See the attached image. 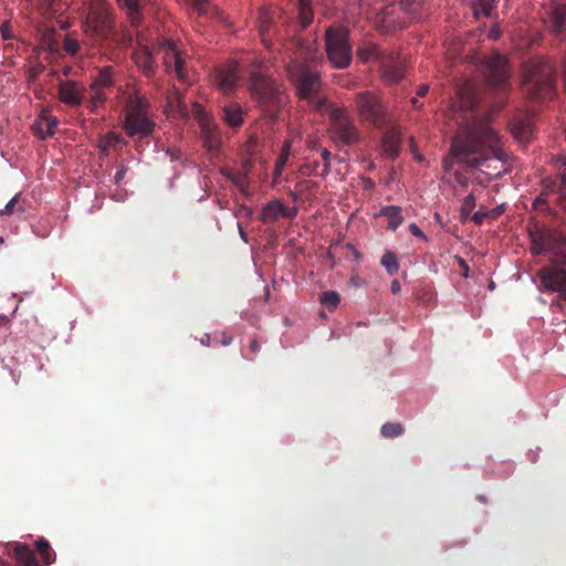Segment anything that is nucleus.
Returning a JSON list of instances; mask_svg holds the SVG:
<instances>
[{"label": "nucleus", "mask_w": 566, "mask_h": 566, "mask_svg": "<svg viewBox=\"0 0 566 566\" xmlns=\"http://www.w3.org/2000/svg\"><path fill=\"white\" fill-rule=\"evenodd\" d=\"M133 60L145 76L151 77L155 74L156 63L148 46L139 43L133 53Z\"/></svg>", "instance_id": "obj_18"}, {"label": "nucleus", "mask_w": 566, "mask_h": 566, "mask_svg": "<svg viewBox=\"0 0 566 566\" xmlns=\"http://www.w3.org/2000/svg\"><path fill=\"white\" fill-rule=\"evenodd\" d=\"M222 119L227 125L237 128L240 127L243 123L242 118V108L238 104L226 105L221 109Z\"/></svg>", "instance_id": "obj_25"}, {"label": "nucleus", "mask_w": 566, "mask_h": 566, "mask_svg": "<svg viewBox=\"0 0 566 566\" xmlns=\"http://www.w3.org/2000/svg\"><path fill=\"white\" fill-rule=\"evenodd\" d=\"M321 157L323 159V168L319 172L321 177H326L331 172V157L332 154L326 148L322 149Z\"/></svg>", "instance_id": "obj_42"}, {"label": "nucleus", "mask_w": 566, "mask_h": 566, "mask_svg": "<svg viewBox=\"0 0 566 566\" xmlns=\"http://www.w3.org/2000/svg\"><path fill=\"white\" fill-rule=\"evenodd\" d=\"M86 11L84 32L87 36L122 46L132 44V35L116 33L112 11L105 0H88Z\"/></svg>", "instance_id": "obj_3"}, {"label": "nucleus", "mask_w": 566, "mask_h": 566, "mask_svg": "<svg viewBox=\"0 0 566 566\" xmlns=\"http://www.w3.org/2000/svg\"><path fill=\"white\" fill-rule=\"evenodd\" d=\"M259 20H260V32L264 36L265 32L270 30L271 20L266 11L261 10L259 12Z\"/></svg>", "instance_id": "obj_43"}, {"label": "nucleus", "mask_w": 566, "mask_h": 566, "mask_svg": "<svg viewBox=\"0 0 566 566\" xmlns=\"http://www.w3.org/2000/svg\"><path fill=\"white\" fill-rule=\"evenodd\" d=\"M331 133L334 138L345 145H354L359 140V132L347 112L343 108H332L329 113Z\"/></svg>", "instance_id": "obj_9"}, {"label": "nucleus", "mask_w": 566, "mask_h": 566, "mask_svg": "<svg viewBox=\"0 0 566 566\" xmlns=\"http://www.w3.org/2000/svg\"><path fill=\"white\" fill-rule=\"evenodd\" d=\"M538 276L546 290L557 292L562 298L566 300V256L553 260L549 266L538 271Z\"/></svg>", "instance_id": "obj_10"}, {"label": "nucleus", "mask_w": 566, "mask_h": 566, "mask_svg": "<svg viewBox=\"0 0 566 566\" xmlns=\"http://www.w3.org/2000/svg\"><path fill=\"white\" fill-rule=\"evenodd\" d=\"M401 140L399 134L392 129L388 132L384 138V149L391 157L395 158L400 151Z\"/></svg>", "instance_id": "obj_28"}, {"label": "nucleus", "mask_w": 566, "mask_h": 566, "mask_svg": "<svg viewBox=\"0 0 566 566\" xmlns=\"http://www.w3.org/2000/svg\"><path fill=\"white\" fill-rule=\"evenodd\" d=\"M318 167H319V164L317 161H314L312 164H306L302 167L301 171L303 175H308V176H319V170H318Z\"/></svg>", "instance_id": "obj_44"}, {"label": "nucleus", "mask_w": 566, "mask_h": 566, "mask_svg": "<svg viewBox=\"0 0 566 566\" xmlns=\"http://www.w3.org/2000/svg\"><path fill=\"white\" fill-rule=\"evenodd\" d=\"M485 76L491 87L494 90H505L509 80V70L505 57L499 53L492 54L485 61Z\"/></svg>", "instance_id": "obj_13"}, {"label": "nucleus", "mask_w": 566, "mask_h": 566, "mask_svg": "<svg viewBox=\"0 0 566 566\" xmlns=\"http://www.w3.org/2000/svg\"><path fill=\"white\" fill-rule=\"evenodd\" d=\"M319 301L328 311L332 312L338 306L340 297L335 291H326L322 293Z\"/></svg>", "instance_id": "obj_37"}, {"label": "nucleus", "mask_w": 566, "mask_h": 566, "mask_svg": "<svg viewBox=\"0 0 566 566\" xmlns=\"http://www.w3.org/2000/svg\"><path fill=\"white\" fill-rule=\"evenodd\" d=\"M300 19L303 28H307L313 20V11L312 6L310 7H300Z\"/></svg>", "instance_id": "obj_41"}, {"label": "nucleus", "mask_w": 566, "mask_h": 566, "mask_svg": "<svg viewBox=\"0 0 566 566\" xmlns=\"http://www.w3.org/2000/svg\"><path fill=\"white\" fill-rule=\"evenodd\" d=\"M168 105L180 116H188L187 104L178 92H174L168 96Z\"/></svg>", "instance_id": "obj_33"}, {"label": "nucleus", "mask_w": 566, "mask_h": 566, "mask_svg": "<svg viewBox=\"0 0 566 566\" xmlns=\"http://www.w3.org/2000/svg\"><path fill=\"white\" fill-rule=\"evenodd\" d=\"M18 566H40L34 552L29 545L14 542L8 545Z\"/></svg>", "instance_id": "obj_19"}, {"label": "nucleus", "mask_w": 566, "mask_h": 566, "mask_svg": "<svg viewBox=\"0 0 566 566\" xmlns=\"http://www.w3.org/2000/svg\"><path fill=\"white\" fill-rule=\"evenodd\" d=\"M125 174H126V168H125L124 166H122V167L116 171V174H115V176H114V181H115V184H117V185H118V184L124 179Z\"/></svg>", "instance_id": "obj_53"}, {"label": "nucleus", "mask_w": 566, "mask_h": 566, "mask_svg": "<svg viewBox=\"0 0 566 566\" xmlns=\"http://www.w3.org/2000/svg\"><path fill=\"white\" fill-rule=\"evenodd\" d=\"M549 193H553V192H552V191L546 192V191H545V189L543 188V191H542V193H541V197H538V198L535 200V205H542V203H544V199H543L542 197H543V196H547V195H549ZM554 193H557V195L559 196V199H563V200H565V201H566V198H565V197H563L560 192L555 191Z\"/></svg>", "instance_id": "obj_52"}, {"label": "nucleus", "mask_w": 566, "mask_h": 566, "mask_svg": "<svg viewBox=\"0 0 566 566\" xmlns=\"http://www.w3.org/2000/svg\"><path fill=\"white\" fill-rule=\"evenodd\" d=\"M451 155L458 161L479 169H490L491 161H503L505 157L496 132L484 119H475L461 127L453 138Z\"/></svg>", "instance_id": "obj_1"}, {"label": "nucleus", "mask_w": 566, "mask_h": 566, "mask_svg": "<svg viewBox=\"0 0 566 566\" xmlns=\"http://www.w3.org/2000/svg\"><path fill=\"white\" fill-rule=\"evenodd\" d=\"M155 122H153L148 114L145 115H126L125 116V130L128 136L139 138L148 137L155 129Z\"/></svg>", "instance_id": "obj_16"}, {"label": "nucleus", "mask_w": 566, "mask_h": 566, "mask_svg": "<svg viewBox=\"0 0 566 566\" xmlns=\"http://www.w3.org/2000/svg\"><path fill=\"white\" fill-rule=\"evenodd\" d=\"M35 547H36V552L39 553V555L41 556V558L45 565H51L54 563L55 553L52 549L48 539H45L44 537H40L35 542Z\"/></svg>", "instance_id": "obj_30"}, {"label": "nucleus", "mask_w": 566, "mask_h": 566, "mask_svg": "<svg viewBox=\"0 0 566 566\" xmlns=\"http://www.w3.org/2000/svg\"><path fill=\"white\" fill-rule=\"evenodd\" d=\"M560 165L558 169L560 170L559 174L554 177H547L544 178V189L546 192L552 191H558L562 193L563 197L566 198V156L560 158Z\"/></svg>", "instance_id": "obj_22"}, {"label": "nucleus", "mask_w": 566, "mask_h": 566, "mask_svg": "<svg viewBox=\"0 0 566 566\" xmlns=\"http://www.w3.org/2000/svg\"><path fill=\"white\" fill-rule=\"evenodd\" d=\"M238 80L239 76L235 64L219 67L214 74V83L224 94H230L234 91Z\"/></svg>", "instance_id": "obj_17"}, {"label": "nucleus", "mask_w": 566, "mask_h": 566, "mask_svg": "<svg viewBox=\"0 0 566 566\" xmlns=\"http://www.w3.org/2000/svg\"><path fill=\"white\" fill-rule=\"evenodd\" d=\"M296 213V209L289 208L281 200L275 199L262 207L259 220L263 224H270L279 221L280 218L293 219Z\"/></svg>", "instance_id": "obj_15"}, {"label": "nucleus", "mask_w": 566, "mask_h": 566, "mask_svg": "<svg viewBox=\"0 0 566 566\" xmlns=\"http://www.w3.org/2000/svg\"><path fill=\"white\" fill-rule=\"evenodd\" d=\"M0 30H1V35H2L3 40H9L12 38L11 27L8 21H4L1 23Z\"/></svg>", "instance_id": "obj_48"}, {"label": "nucleus", "mask_w": 566, "mask_h": 566, "mask_svg": "<svg viewBox=\"0 0 566 566\" xmlns=\"http://www.w3.org/2000/svg\"><path fill=\"white\" fill-rule=\"evenodd\" d=\"M379 66L381 78L388 85L397 84L405 76V61L395 52L382 55Z\"/></svg>", "instance_id": "obj_14"}, {"label": "nucleus", "mask_w": 566, "mask_h": 566, "mask_svg": "<svg viewBox=\"0 0 566 566\" xmlns=\"http://www.w3.org/2000/svg\"><path fill=\"white\" fill-rule=\"evenodd\" d=\"M252 214H253L252 208L243 205V206L240 207V210L237 213V217L238 216H244V217L250 218V217H252Z\"/></svg>", "instance_id": "obj_51"}, {"label": "nucleus", "mask_w": 566, "mask_h": 566, "mask_svg": "<svg viewBox=\"0 0 566 566\" xmlns=\"http://www.w3.org/2000/svg\"><path fill=\"white\" fill-rule=\"evenodd\" d=\"M380 431L385 438L392 439L402 434L403 427L400 423L387 422L382 424Z\"/></svg>", "instance_id": "obj_39"}, {"label": "nucleus", "mask_w": 566, "mask_h": 566, "mask_svg": "<svg viewBox=\"0 0 566 566\" xmlns=\"http://www.w3.org/2000/svg\"><path fill=\"white\" fill-rule=\"evenodd\" d=\"M167 154L171 157V159H178L180 156L179 149H168Z\"/></svg>", "instance_id": "obj_61"}, {"label": "nucleus", "mask_w": 566, "mask_h": 566, "mask_svg": "<svg viewBox=\"0 0 566 566\" xmlns=\"http://www.w3.org/2000/svg\"><path fill=\"white\" fill-rule=\"evenodd\" d=\"M113 66H104L99 70L97 77L92 82L91 85L94 87H109L113 85Z\"/></svg>", "instance_id": "obj_32"}, {"label": "nucleus", "mask_w": 566, "mask_h": 566, "mask_svg": "<svg viewBox=\"0 0 566 566\" xmlns=\"http://www.w3.org/2000/svg\"><path fill=\"white\" fill-rule=\"evenodd\" d=\"M380 214L388 219V229L396 230L402 223L401 209L397 206L381 208Z\"/></svg>", "instance_id": "obj_29"}, {"label": "nucleus", "mask_w": 566, "mask_h": 566, "mask_svg": "<svg viewBox=\"0 0 566 566\" xmlns=\"http://www.w3.org/2000/svg\"><path fill=\"white\" fill-rule=\"evenodd\" d=\"M290 154V145L286 143L282 149V153L276 161L277 166H284Z\"/></svg>", "instance_id": "obj_47"}, {"label": "nucleus", "mask_w": 566, "mask_h": 566, "mask_svg": "<svg viewBox=\"0 0 566 566\" xmlns=\"http://www.w3.org/2000/svg\"><path fill=\"white\" fill-rule=\"evenodd\" d=\"M493 10L491 0H480L476 4V11H481L485 17H489Z\"/></svg>", "instance_id": "obj_45"}, {"label": "nucleus", "mask_w": 566, "mask_h": 566, "mask_svg": "<svg viewBox=\"0 0 566 566\" xmlns=\"http://www.w3.org/2000/svg\"><path fill=\"white\" fill-rule=\"evenodd\" d=\"M201 344H203L205 346H209L210 345V335L209 334H206L203 336V338L201 339Z\"/></svg>", "instance_id": "obj_64"}, {"label": "nucleus", "mask_w": 566, "mask_h": 566, "mask_svg": "<svg viewBox=\"0 0 566 566\" xmlns=\"http://www.w3.org/2000/svg\"><path fill=\"white\" fill-rule=\"evenodd\" d=\"M531 251L534 255L552 253L554 260H560L566 240L562 233L553 229H538L530 232Z\"/></svg>", "instance_id": "obj_8"}, {"label": "nucleus", "mask_w": 566, "mask_h": 566, "mask_svg": "<svg viewBox=\"0 0 566 566\" xmlns=\"http://www.w3.org/2000/svg\"><path fill=\"white\" fill-rule=\"evenodd\" d=\"M66 51L70 52V53H75L76 52V49H77V42L75 41H69L66 42Z\"/></svg>", "instance_id": "obj_57"}, {"label": "nucleus", "mask_w": 566, "mask_h": 566, "mask_svg": "<svg viewBox=\"0 0 566 566\" xmlns=\"http://www.w3.org/2000/svg\"><path fill=\"white\" fill-rule=\"evenodd\" d=\"M486 218H489V210L488 211L479 210V211H476L475 213L472 214L471 220L476 226H481Z\"/></svg>", "instance_id": "obj_46"}, {"label": "nucleus", "mask_w": 566, "mask_h": 566, "mask_svg": "<svg viewBox=\"0 0 566 566\" xmlns=\"http://www.w3.org/2000/svg\"><path fill=\"white\" fill-rule=\"evenodd\" d=\"M500 35H501V31L499 29H496V28L491 29L490 32H489V38H491L493 40L499 39Z\"/></svg>", "instance_id": "obj_59"}, {"label": "nucleus", "mask_w": 566, "mask_h": 566, "mask_svg": "<svg viewBox=\"0 0 566 566\" xmlns=\"http://www.w3.org/2000/svg\"><path fill=\"white\" fill-rule=\"evenodd\" d=\"M148 102L143 96H133L128 101L126 115H145L147 113Z\"/></svg>", "instance_id": "obj_31"}, {"label": "nucleus", "mask_w": 566, "mask_h": 566, "mask_svg": "<svg viewBox=\"0 0 566 566\" xmlns=\"http://www.w3.org/2000/svg\"><path fill=\"white\" fill-rule=\"evenodd\" d=\"M505 211V205L502 203L491 210H489V218L496 219Z\"/></svg>", "instance_id": "obj_49"}, {"label": "nucleus", "mask_w": 566, "mask_h": 566, "mask_svg": "<svg viewBox=\"0 0 566 566\" xmlns=\"http://www.w3.org/2000/svg\"><path fill=\"white\" fill-rule=\"evenodd\" d=\"M123 144H125V142L119 134L109 132L99 138V153L102 156H107L111 149H117Z\"/></svg>", "instance_id": "obj_26"}, {"label": "nucleus", "mask_w": 566, "mask_h": 566, "mask_svg": "<svg viewBox=\"0 0 566 566\" xmlns=\"http://www.w3.org/2000/svg\"><path fill=\"white\" fill-rule=\"evenodd\" d=\"M512 133L521 142H527L532 136V127L530 124L518 123L512 126Z\"/></svg>", "instance_id": "obj_38"}, {"label": "nucleus", "mask_w": 566, "mask_h": 566, "mask_svg": "<svg viewBox=\"0 0 566 566\" xmlns=\"http://www.w3.org/2000/svg\"><path fill=\"white\" fill-rule=\"evenodd\" d=\"M158 53L163 54L167 71H174L181 81L187 80L186 62L174 41L164 39L158 45Z\"/></svg>", "instance_id": "obj_12"}, {"label": "nucleus", "mask_w": 566, "mask_h": 566, "mask_svg": "<svg viewBox=\"0 0 566 566\" xmlns=\"http://www.w3.org/2000/svg\"><path fill=\"white\" fill-rule=\"evenodd\" d=\"M235 185L240 188L241 191H245V176L240 175L234 179Z\"/></svg>", "instance_id": "obj_55"}, {"label": "nucleus", "mask_w": 566, "mask_h": 566, "mask_svg": "<svg viewBox=\"0 0 566 566\" xmlns=\"http://www.w3.org/2000/svg\"><path fill=\"white\" fill-rule=\"evenodd\" d=\"M57 124L59 120L56 117L43 114L34 122L32 130L35 136L44 140L54 135Z\"/></svg>", "instance_id": "obj_20"}, {"label": "nucleus", "mask_w": 566, "mask_h": 566, "mask_svg": "<svg viewBox=\"0 0 566 566\" xmlns=\"http://www.w3.org/2000/svg\"><path fill=\"white\" fill-rule=\"evenodd\" d=\"M389 51L381 50L376 43L374 42H364L361 43L357 49V55L360 59L361 62H369L371 60L377 61L380 63L381 56L386 55Z\"/></svg>", "instance_id": "obj_24"}, {"label": "nucleus", "mask_w": 566, "mask_h": 566, "mask_svg": "<svg viewBox=\"0 0 566 566\" xmlns=\"http://www.w3.org/2000/svg\"><path fill=\"white\" fill-rule=\"evenodd\" d=\"M356 112L360 120L382 128L387 124V112L378 95L363 91L355 96Z\"/></svg>", "instance_id": "obj_7"}, {"label": "nucleus", "mask_w": 566, "mask_h": 566, "mask_svg": "<svg viewBox=\"0 0 566 566\" xmlns=\"http://www.w3.org/2000/svg\"><path fill=\"white\" fill-rule=\"evenodd\" d=\"M59 97L70 106H80L82 104V95L73 81H65L59 85Z\"/></svg>", "instance_id": "obj_23"}, {"label": "nucleus", "mask_w": 566, "mask_h": 566, "mask_svg": "<svg viewBox=\"0 0 566 566\" xmlns=\"http://www.w3.org/2000/svg\"><path fill=\"white\" fill-rule=\"evenodd\" d=\"M24 207L21 203V195L17 193L3 209L0 210V216H12L23 213Z\"/></svg>", "instance_id": "obj_35"}, {"label": "nucleus", "mask_w": 566, "mask_h": 566, "mask_svg": "<svg viewBox=\"0 0 566 566\" xmlns=\"http://www.w3.org/2000/svg\"><path fill=\"white\" fill-rule=\"evenodd\" d=\"M266 64L255 60L250 64L249 92L252 101L270 119H275L284 105V87L265 73Z\"/></svg>", "instance_id": "obj_2"}, {"label": "nucleus", "mask_w": 566, "mask_h": 566, "mask_svg": "<svg viewBox=\"0 0 566 566\" xmlns=\"http://www.w3.org/2000/svg\"><path fill=\"white\" fill-rule=\"evenodd\" d=\"M192 112L200 127L203 146L209 151H217L221 145V134L218 126L214 124L211 117L205 112L203 107L200 104L193 103Z\"/></svg>", "instance_id": "obj_11"}, {"label": "nucleus", "mask_w": 566, "mask_h": 566, "mask_svg": "<svg viewBox=\"0 0 566 566\" xmlns=\"http://www.w3.org/2000/svg\"><path fill=\"white\" fill-rule=\"evenodd\" d=\"M249 348H250V352L254 355H256L261 349L260 344L255 338L251 339Z\"/></svg>", "instance_id": "obj_54"}, {"label": "nucleus", "mask_w": 566, "mask_h": 566, "mask_svg": "<svg viewBox=\"0 0 566 566\" xmlns=\"http://www.w3.org/2000/svg\"><path fill=\"white\" fill-rule=\"evenodd\" d=\"M523 90L530 99H552L556 94L555 66L544 57L525 63Z\"/></svg>", "instance_id": "obj_4"}, {"label": "nucleus", "mask_w": 566, "mask_h": 566, "mask_svg": "<svg viewBox=\"0 0 566 566\" xmlns=\"http://www.w3.org/2000/svg\"><path fill=\"white\" fill-rule=\"evenodd\" d=\"M286 72L295 86L297 97L306 101L313 109L323 111L326 101L319 94L322 83L318 72L297 60L287 64Z\"/></svg>", "instance_id": "obj_5"}, {"label": "nucleus", "mask_w": 566, "mask_h": 566, "mask_svg": "<svg viewBox=\"0 0 566 566\" xmlns=\"http://www.w3.org/2000/svg\"><path fill=\"white\" fill-rule=\"evenodd\" d=\"M238 229H239V234L241 237V239L244 241V242H248V237H247V233L243 229V227L241 226V223H238Z\"/></svg>", "instance_id": "obj_62"}, {"label": "nucleus", "mask_w": 566, "mask_h": 566, "mask_svg": "<svg viewBox=\"0 0 566 566\" xmlns=\"http://www.w3.org/2000/svg\"><path fill=\"white\" fill-rule=\"evenodd\" d=\"M300 56H301V57H304L305 60H312V59H313V54H312V52H311L310 46H307L306 52H304V53H303V52H301V53H300Z\"/></svg>", "instance_id": "obj_63"}, {"label": "nucleus", "mask_w": 566, "mask_h": 566, "mask_svg": "<svg viewBox=\"0 0 566 566\" xmlns=\"http://www.w3.org/2000/svg\"><path fill=\"white\" fill-rule=\"evenodd\" d=\"M549 18L554 32L562 33L566 31V0L552 2Z\"/></svg>", "instance_id": "obj_21"}, {"label": "nucleus", "mask_w": 566, "mask_h": 566, "mask_svg": "<svg viewBox=\"0 0 566 566\" xmlns=\"http://www.w3.org/2000/svg\"><path fill=\"white\" fill-rule=\"evenodd\" d=\"M90 95L91 101L88 104V107L92 111H95L98 106L103 105V103L106 101V94L104 92V87H94L93 85H90Z\"/></svg>", "instance_id": "obj_36"}, {"label": "nucleus", "mask_w": 566, "mask_h": 566, "mask_svg": "<svg viewBox=\"0 0 566 566\" xmlns=\"http://www.w3.org/2000/svg\"><path fill=\"white\" fill-rule=\"evenodd\" d=\"M325 50L329 62L336 69H345L352 62V45L348 31L329 27L325 32Z\"/></svg>", "instance_id": "obj_6"}, {"label": "nucleus", "mask_w": 566, "mask_h": 566, "mask_svg": "<svg viewBox=\"0 0 566 566\" xmlns=\"http://www.w3.org/2000/svg\"><path fill=\"white\" fill-rule=\"evenodd\" d=\"M475 208V198L472 193L468 195L461 205V218L467 219Z\"/></svg>", "instance_id": "obj_40"}, {"label": "nucleus", "mask_w": 566, "mask_h": 566, "mask_svg": "<svg viewBox=\"0 0 566 566\" xmlns=\"http://www.w3.org/2000/svg\"><path fill=\"white\" fill-rule=\"evenodd\" d=\"M380 264L386 269L390 275L396 274L399 271V262L396 254L391 251H386L380 260Z\"/></svg>", "instance_id": "obj_34"}, {"label": "nucleus", "mask_w": 566, "mask_h": 566, "mask_svg": "<svg viewBox=\"0 0 566 566\" xmlns=\"http://www.w3.org/2000/svg\"><path fill=\"white\" fill-rule=\"evenodd\" d=\"M429 92V86L427 84L419 85L417 90V96L424 97Z\"/></svg>", "instance_id": "obj_56"}, {"label": "nucleus", "mask_w": 566, "mask_h": 566, "mask_svg": "<svg viewBox=\"0 0 566 566\" xmlns=\"http://www.w3.org/2000/svg\"><path fill=\"white\" fill-rule=\"evenodd\" d=\"M118 3L127 9L132 27H137L140 21L142 4L145 0H117Z\"/></svg>", "instance_id": "obj_27"}, {"label": "nucleus", "mask_w": 566, "mask_h": 566, "mask_svg": "<svg viewBox=\"0 0 566 566\" xmlns=\"http://www.w3.org/2000/svg\"><path fill=\"white\" fill-rule=\"evenodd\" d=\"M409 231L411 232L412 235L418 237V238L427 241L426 234L423 233V231L416 223H411L409 226Z\"/></svg>", "instance_id": "obj_50"}, {"label": "nucleus", "mask_w": 566, "mask_h": 566, "mask_svg": "<svg viewBox=\"0 0 566 566\" xmlns=\"http://www.w3.org/2000/svg\"><path fill=\"white\" fill-rule=\"evenodd\" d=\"M192 2V4L199 10L201 11V9L203 8V6L208 2V0H190Z\"/></svg>", "instance_id": "obj_60"}, {"label": "nucleus", "mask_w": 566, "mask_h": 566, "mask_svg": "<svg viewBox=\"0 0 566 566\" xmlns=\"http://www.w3.org/2000/svg\"><path fill=\"white\" fill-rule=\"evenodd\" d=\"M401 286L398 280H394L390 285V290L394 294H397L400 291Z\"/></svg>", "instance_id": "obj_58"}]
</instances>
